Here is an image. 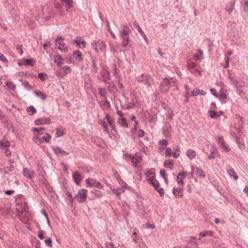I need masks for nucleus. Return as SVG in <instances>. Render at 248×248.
Returning a JSON list of instances; mask_svg holds the SVG:
<instances>
[{"instance_id": "49", "label": "nucleus", "mask_w": 248, "mask_h": 248, "mask_svg": "<svg viewBox=\"0 0 248 248\" xmlns=\"http://www.w3.org/2000/svg\"><path fill=\"white\" fill-rule=\"evenodd\" d=\"M172 155L171 149L169 147L166 148L165 155L166 156H170Z\"/></svg>"}, {"instance_id": "13", "label": "nucleus", "mask_w": 248, "mask_h": 248, "mask_svg": "<svg viewBox=\"0 0 248 248\" xmlns=\"http://www.w3.org/2000/svg\"><path fill=\"white\" fill-rule=\"evenodd\" d=\"M131 159L134 167H136L140 162L141 157L140 153H137L134 156H131Z\"/></svg>"}, {"instance_id": "61", "label": "nucleus", "mask_w": 248, "mask_h": 248, "mask_svg": "<svg viewBox=\"0 0 248 248\" xmlns=\"http://www.w3.org/2000/svg\"><path fill=\"white\" fill-rule=\"evenodd\" d=\"M170 81V83L172 84V86H175L176 84L177 83V80L175 78H171L170 79H169Z\"/></svg>"}, {"instance_id": "41", "label": "nucleus", "mask_w": 248, "mask_h": 248, "mask_svg": "<svg viewBox=\"0 0 248 248\" xmlns=\"http://www.w3.org/2000/svg\"><path fill=\"white\" fill-rule=\"evenodd\" d=\"M63 2H65V6L67 8H70L73 6V0H62Z\"/></svg>"}, {"instance_id": "21", "label": "nucleus", "mask_w": 248, "mask_h": 248, "mask_svg": "<svg viewBox=\"0 0 248 248\" xmlns=\"http://www.w3.org/2000/svg\"><path fill=\"white\" fill-rule=\"evenodd\" d=\"M204 95L206 94V93L203 90H201L198 89H195L191 92V96H195L198 95Z\"/></svg>"}, {"instance_id": "27", "label": "nucleus", "mask_w": 248, "mask_h": 248, "mask_svg": "<svg viewBox=\"0 0 248 248\" xmlns=\"http://www.w3.org/2000/svg\"><path fill=\"white\" fill-rule=\"evenodd\" d=\"M34 93L37 97L41 98L42 100H44L46 99V95L41 91H34Z\"/></svg>"}, {"instance_id": "26", "label": "nucleus", "mask_w": 248, "mask_h": 248, "mask_svg": "<svg viewBox=\"0 0 248 248\" xmlns=\"http://www.w3.org/2000/svg\"><path fill=\"white\" fill-rule=\"evenodd\" d=\"M186 155L190 159H192L196 156V152L192 149H188L186 152Z\"/></svg>"}, {"instance_id": "2", "label": "nucleus", "mask_w": 248, "mask_h": 248, "mask_svg": "<svg viewBox=\"0 0 248 248\" xmlns=\"http://www.w3.org/2000/svg\"><path fill=\"white\" fill-rule=\"evenodd\" d=\"M131 33V30L127 25L123 26L120 31V36L123 39L122 46L126 47L130 42L129 34Z\"/></svg>"}, {"instance_id": "56", "label": "nucleus", "mask_w": 248, "mask_h": 248, "mask_svg": "<svg viewBox=\"0 0 248 248\" xmlns=\"http://www.w3.org/2000/svg\"><path fill=\"white\" fill-rule=\"evenodd\" d=\"M154 169H152L151 170H149L145 172V176L147 178H149L150 175L152 174H155V173L154 171H152V170H154Z\"/></svg>"}, {"instance_id": "55", "label": "nucleus", "mask_w": 248, "mask_h": 248, "mask_svg": "<svg viewBox=\"0 0 248 248\" xmlns=\"http://www.w3.org/2000/svg\"><path fill=\"white\" fill-rule=\"evenodd\" d=\"M46 76V74L44 73H40L38 74V78L42 81H45L46 80L45 76Z\"/></svg>"}, {"instance_id": "19", "label": "nucleus", "mask_w": 248, "mask_h": 248, "mask_svg": "<svg viewBox=\"0 0 248 248\" xmlns=\"http://www.w3.org/2000/svg\"><path fill=\"white\" fill-rule=\"evenodd\" d=\"M20 81L22 83V85L28 90H33L34 87L33 86L29 84L28 81L26 80H23V79H20Z\"/></svg>"}, {"instance_id": "44", "label": "nucleus", "mask_w": 248, "mask_h": 248, "mask_svg": "<svg viewBox=\"0 0 248 248\" xmlns=\"http://www.w3.org/2000/svg\"><path fill=\"white\" fill-rule=\"evenodd\" d=\"M103 80L106 82L108 80L110 79V74L108 72H104L102 74Z\"/></svg>"}, {"instance_id": "58", "label": "nucleus", "mask_w": 248, "mask_h": 248, "mask_svg": "<svg viewBox=\"0 0 248 248\" xmlns=\"http://www.w3.org/2000/svg\"><path fill=\"white\" fill-rule=\"evenodd\" d=\"M217 141H218V144H219L220 145H221L222 144H224V143L225 142L224 139L221 136L218 137Z\"/></svg>"}, {"instance_id": "30", "label": "nucleus", "mask_w": 248, "mask_h": 248, "mask_svg": "<svg viewBox=\"0 0 248 248\" xmlns=\"http://www.w3.org/2000/svg\"><path fill=\"white\" fill-rule=\"evenodd\" d=\"M55 62L57 63L58 66H60L63 63L62 62H60V60H63V59L62 58V56L59 54L54 56Z\"/></svg>"}, {"instance_id": "24", "label": "nucleus", "mask_w": 248, "mask_h": 248, "mask_svg": "<svg viewBox=\"0 0 248 248\" xmlns=\"http://www.w3.org/2000/svg\"><path fill=\"white\" fill-rule=\"evenodd\" d=\"M180 155V151L179 147L176 146L173 148L172 155L174 158H177Z\"/></svg>"}, {"instance_id": "8", "label": "nucleus", "mask_w": 248, "mask_h": 248, "mask_svg": "<svg viewBox=\"0 0 248 248\" xmlns=\"http://www.w3.org/2000/svg\"><path fill=\"white\" fill-rule=\"evenodd\" d=\"M93 47L97 52L99 50L101 51H104L106 47V45L103 41H97L95 42Z\"/></svg>"}, {"instance_id": "15", "label": "nucleus", "mask_w": 248, "mask_h": 248, "mask_svg": "<svg viewBox=\"0 0 248 248\" xmlns=\"http://www.w3.org/2000/svg\"><path fill=\"white\" fill-rule=\"evenodd\" d=\"M188 245L194 248H200L198 246L197 239L196 237L191 236L188 240Z\"/></svg>"}, {"instance_id": "7", "label": "nucleus", "mask_w": 248, "mask_h": 248, "mask_svg": "<svg viewBox=\"0 0 248 248\" xmlns=\"http://www.w3.org/2000/svg\"><path fill=\"white\" fill-rule=\"evenodd\" d=\"M87 185L91 187H95L102 189L103 186L101 184L93 178H88L86 180Z\"/></svg>"}, {"instance_id": "42", "label": "nucleus", "mask_w": 248, "mask_h": 248, "mask_svg": "<svg viewBox=\"0 0 248 248\" xmlns=\"http://www.w3.org/2000/svg\"><path fill=\"white\" fill-rule=\"evenodd\" d=\"M113 193L118 196L122 193L124 192V188L123 187H119L118 188H114L112 189Z\"/></svg>"}, {"instance_id": "4", "label": "nucleus", "mask_w": 248, "mask_h": 248, "mask_svg": "<svg viewBox=\"0 0 248 248\" xmlns=\"http://www.w3.org/2000/svg\"><path fill=\"white\" fill-rule=\"evenodd\" d=\"M87 197V190L85 189H80L74 198L78 202L82 203L85 202Z\"/></svg>"}, {"instance_id": "20", "label": "nucleus", "mask_w": 248, "mask_h": 248, "mask_svg": "<svg viewBox=\"0 0 248 248\" xmlns=\"http://www.w3.org/2000/svg\"><path fill=\"white\" fill-rule=\"evenodd\" d=\"M51 136L48 133H46L45 135L42 137H38L37 139L39 140L40 142H42L43 141H45L46 143L49 142L51 139Z\"/></svg>"}, {"instance_id": "43", "label": "nucleus", "mask_w": 248, "mask_h": 248, "mask_svg": "<svg viewBox=\"0 0 248 248\" xmlns=\"http://www.w3.org/2000/svg\"><path fill=\"white\" fill-rule=\"evenodd\" d=\"M92 193L94 194V196L96 198H100L103 196V194L100 191H98L96 189H93L92 191Z\"/></svg>"}, {"instance_id": "25", "label": "nucleus", "mask_w": 248, "mask_h": 248, "mask_svg": "<svg viewBox=\"0 0 248 248\" xmlns=\"http://www.w3.org/2000/svg\"><path fill=\"white\" fill-rule=\"evenodd\" d=\"M73 56L77 61L80 62L83 60L82 55L79 50L74 51Z\"/></svg>"}, {"instance_id": "46", "label": "nucleus", "mask_w": 248, "mask_h": 248, "mask_svg": "<svg viewBox=\"0 0 248 248\" xmlns=\"http://www.w3.org/2000/svg\"><path fill=\"white\" fill-rule=\"evenodd\" d=\"M0 145L2 149H3L9 147L10 143L6 140H1L0 141Z\"/></svg>"}, {"instance_id": "51", "label": "nucleus", "mask_w": 248, "mask_h": 248, "mask_svg": "<svg viewBox=\"0 0 248 248\" xmlns=\"http://www.w3.org/2000/svg\"><path fill=\"white\" fill-rule=\"evenodd\" d=\"M222 147V148L226 152H229L230 149L229 147L228 146V145L226 144V143L225 142L224 144H222L220 145Z\"/></svg>"}, {"instance_id": "64", "label": "nucleus", "mask_w": 248, "mask_h": 248, "mask_svg": "<svg viewBox=\"0 0 248 248\" xmlns=\"http://www.w3.org/2000/svg\"><path fill=\"white\" fill-rule=\"evenodd\" d=\"M2 149L4 150V153L7 156H9L11 155L10 151L7 148Z\"/></svg>"}, {"instance_id": "50", "label": "nucleus", "mask_w": 248, "mask_h": 248, "mask_svg": "<svg viewBox=\"0 0 248 248\" xmlns=\"http://www.w3.org/2000/svg\"><path fill=\"white\" fill-rule=\"evenodd\" d=\"M99 93L100 95L102 96H103V97H105L107 93V91L105 89H103V88H100Z\"/></svg>"}, {"instance_id": "32", "label": "nucleus", "mask_w": 248, "mask_h": 248, "mask_svg": "<svg viewBox=\"0 0 248 248\" xmlns=\"http://www.w3.org/2000/svg\"><path fill=\"white\" fill-rule=\"evenodd\" d=\"M80 39L75 40L74 41V43L76 44L77 46H78L80 48H83L85 47V42L84 41H82L80 43Z\"/></svg>"}, {"instance_id": "10", "label": "nucleus", "mask_w": 248, "mask_h": 248, "mask_svg": "<svg viewBox=\"0 0 248 248\" xmlns=\"http://www.w3.org/2000/svg\"><path fill=\"white\" fill-rule=\"evenodd\" d=\"M53 150L54 153L56 155H67L69 154L66 152L65 151L62 150L61 147L59 146H53Z\"/></svg>"}, {"instance_id": "23", "label": "nucleus", "mask_w": 248, "mask_h": 248, "mask_svg": "<svg viewBox=\"0 0 248 248\" xmlns=\"http://www.w3.org/2000/svg\"><path fill=\"white\" fill-rule=\"evenodd\" d=\"M50 123V119H37L35 121L36 125L49 124Z\"/></svg>"}, {"instance_id": "12", "label": "nucleus", "mask_w": 248, "mask_h": 248, "mask_svg": "<svg viewBox=\"0 0 248 248\" xmlns=\"http://www.w3.org/2000/svg\"><path fill=\"white\" fill-rule=\"evenodd\" d=\"M219 156L218 152L217 149L214 146H213L210 149V154L208 155V158L209 159H213L216 156Z\"/></svg>"}, {"instance_id": "39", "label": "nucleus", "mask_w": 248, "mask_h": 248, "mask_svg": "<svg viewBox=\"0 0 248 248\" xmlns=\"http://www.w3.org/2000/svg\"><path fill=\"white\" fill-rule=\"evenodd\" d=\"M185 88L186 90V93H185V98L186 99L185 102H187L188 101V98L191 96V94L189 93V88L187 86V85L186 84L185 86Z\"/></svg>"}, {"instance_id": "16", "label": "nucleus", "mask_w": 248, "mask_h": 248, "mask_svg": "<svg viewBox=\"0 0 248 248\" xmlns=\"http://www.w3.org/2000/svg\"><path fill=\"white\" fill-rule=\"evenodd\" d=\"M73 178L75 183L78 185L79 184V183L80 182V181L82 179L81 174L78 171L75 172L73 174Z\"/></svg>"}, {"instance_id": "18", "label": "nucleus", "mask_w": 248, "mask_h": 248, "mask_svg": "<svg viewBox=\"0 0 248 248\" xmlns=\"http://www.w3.org/2000/svg\"><path fill=\"white\" fill-rule=\"evenodd\" d=\"M183 191V188L181 187H178L177 188H173V194L176 198H182L183 196L182 193Z\"/></svg>"}, {"instance_id": "37", "label": "nucleus", "mask_w": 248, "mask_h": 248, "mask_svg": "<svg viewBox=\"0 0 248 248\" xmlns=\"http://www.w3.org/2000/svg\"><path fill=\"white\" fill-rule=\"evenodd\" d=\"M23 61L24 62V64L26 66H33V63H32V62L34 61L32 59H23Z\"/></svg>"}, {"instance_id": "60", "label": "nucleus", "mask_w": 248, "mask_h": 248, "mask_svg": "<svg viewBox=\"0 0 248 248\" xmlns=\"http://www.w3.org/2000/svg\"><path fill=\"white\" fill-rule=\"evenodd\" d=\"M106 248H115L112 243H106L105 244Z\"/></svg>"}, {"instance_id": "1", "label": "nucleus", "mask_w": 248, "mask_h": 248, "mask_svg": "<svg viewBox=\"0 0 248 248\" xmlns=\"http://www.w3.org/2000/svg\"><path fill=\"white\" fill-rule=\"evenodd\" d=\"M16 211L17 216L21 220V216H27L28 213V206L26 199L22 195H18L16 197Z\"/></svg>"}, {"instance_id": "45", "label": "nucleus", "mask_w": 248, "mask_h": 248, "mask_svg": "<svg viewBox=\"0 0 248 248\" xmlns=\"http://www.w3.org/2000/svg\"><path fill=\"white\" fill-rule=\"evenodd\" d=\"M208 113H209V116L211 118L215 119V118H217L218 117L217 112H216L215 111L209 110L208 111Z\"/></svg>"}, {"instance_id": "63", "label": "nucleus", "mask_w": 248, "mask_h": 248, "mask_svg": "<svg viewBox=\"0 0 248 248\" xmlns=\"http://www.w3.org/2000/svg\"><path fill=\"white\" fill-rule=\"evenodd\" d=\"M229 61H230V59L228 57H227L226 59V61H225V65H224V68H227L229 67Z\"/></svg>"}, {"instance_id": "59", "label": "nucleus", "mask_w": 248, "mask_h": 248, "mask_svg": "<svg viewBox=\"0 0 248 248\" xmlns=\"http://www.w3.org/2000/svg\"><path fill=\"white\" fill-rule=\"evenodd\" d=\"M44 232L42 230L40 231L38 233V237L41 239L43 240L44 239Z\"/></svg>"}, {"instance_id": "57", "label": "nucleus", "mask_w": 248, "mask_h": 248, "mask_svg": "<svg viewBox=\"0 0 248 248\" xmlns=\"http://www.w3.org/2000/svg\"><path fill=\"white\" fill-rule=\"evenodd\" d=\"M16 49L17 50H18L19 53L20 54V55H22L23 54V49H22V45H17L16 46Z\"/></svg>"}, {"instance_id": "5", "label": "nucleus", "mask_w": 248, "mask_h": 248, "mask_svg": "<svg viewBox=\"0 0 248 248\" xmlns=\"http://www.w3.org/2000/svg\"><path fill=\"white\" fill-rule=\"evenodd\" d=\"M147 181L149 182L154 188L157 191L161 196H163L164 195V191L163 189L160 186V184L159 182L155 179H150L148 178Z\"/></svg>"}, {"instance_id": "28", "label": "nucleus", "mask_w": 248, "mask_h": 248, "mask_svg": "<svg viewBox=\"0 0 248 248\" xmlns=\"http://www.w3.org/2000/svg\"><path fill=\"white\" fill-rule=\"evenodd\" d=\"M14 165L13 164H10L2 169V171L4 173H9L10 171H12L14 169Z\"/></svg>"}, {"instance_id": "6", "label": "nucleus", "mask_w": 248, "mask_h": 248, "mask_svg": "<svg viewBox=\"0 0 248 248\" xmlns=\"http://www.w3.org/2000/svg\"><path fill=\"white\" fill-rule=\"evenodd\" d=\"M170 80L167 78H164L159 86L160 91L163 93H167L170 88Z\"/></svg>"}, {"instance_id": "53", "label": "nucleus", "mask_w": 248, "mask_h": 248, "mask_svg": "<svg viewBox=\"0 0 248 248\" xmlns=\"http://www.w3.org/2000/svg\"><path fill=\"white\" fill-rule=\"evenodd\" d=\"M46 130L45 128L40 127L38 128H34L33 129V132H38L39 134H41V131H45Z\"/></svg>"}, {"instance_id": "52", "label": "nucleus", "mask_w": 248, "mask_h": 248, "mask_svg": "<svg viewBox=\"0 0 248 248\" xmlns=\"http://www.w3.org/2000/svg\"><path fill=\"white\" fill-rule=\"evenodd\" d=\"M229 78L231 80V81L233 83V84L234 85H236L237 82L235 78L232 75L230 74L229 76Z\"/></svg>"}, {"instance_id": "29", "label": "nucleus", "mask_w": 248, "mask_h": 248, "mask_svg": "<svg viewBox=\"0 0 248 248\" xmlns=\"http://www.w3.org/2000/svg\"><path fill=\"white\" fill-rule=\"evenodd\" d=\"M64 134L63 132V129L61 126H58L56 128V137H60L63 136Z\"/></svg>"}, {"instance_id": "17", "label": "nucleus", "mask_w": 248, "mask_h": 248, "mask_svg": "<svg viewBox=\"0 0 248 248\" xmlns=\"http://www.w3.org/2000/svg\"><path fill=\"white\" fill-rule=\"evenodd\" d=\"M133 25L135 27L137 28V30L139 31V32L140 33V34L144 38L145 41H147V36L145 33L143 32V31L141 30V28L140 27L139 24L136 22L135 21L133 23Z\"/></svg>"}, {"instance_id": "3", "label": "nucleus", "mask_w": 248, "mask_h": 248, "mask_svg": "<svg viewBox=\"0 0 248 248\" xmlns=\"http://www.w3.org/2000/svg\"><path fill=\"white\" fill-rule=\"evenodd\" d=\"M137 80L144 85L147 88L151 86L153 81L152 78L150 75L147 74H141L136 78Z\"/></svg>"}, {"instance_id": "35", "label": "nucleus", "mask_w": 248, "mask_h": 248, "mask_svg": "<svg viewBox=\"0 0 248 248\" xmlns=\"http://www.w3.org/2000/svg\"><path fill=\"white\" fill-rule=\"evenodd\" d=\"M195 170H196V171H195L196 174L198 176H199L200 177H202V178H204L205 177V175L204 174L203 171L202 170L199 169L198 168H196L195 169Z\"/></svg>"}, {"instance_id": "47", "label": "nucleus", "mask_w": 248, "mask_h": 248, "mask_svg": "<svg viewBox=\"0 0 248 248\" xmlns=\"http://www.w3.org/2000/svg\"><path fill=\"white\" fill-rule=\"evenodd\" d=\"M106 22H107V28H108V31L110 33L112 38L113 39H115L116 38V35H115V34L112 32L111 28H110V25H109V22H108V21L106 19Z\"/></svg>"}, {"instance_id": "54", "label": "nucleus", "mask_w": 248, "mask_h": 248, "mask_svg": "<svg viewBox=\"0 0 248 248\" xmlns=\"http://www.w3.org/2000/svg\"><path fill=\"white\" fill-rule=\"evenodd\" d=\"M45 243L46 246L49 247H52V241L50 237L47 238L46 240L45 241Z\"/></svg>"}, {"instance_id": "33", "label": "nucleus", "mask_w": 248, "mask_h": 248, "mask_svg": "<svg viewBox=\"0 0 248 248\" xmlns=\"http://www.w3.org/2000/svg\"><path fill=\"white\" fill-rule=\"evenodd\" d=\"M106 118L107 119L108 123L109 124V125L112 128L113 130L115 129L114 127V122L113 119H111L110 117L108 114L106 115Z\"/></svg>"}, {"instance_id": "14", "label": "nucleus", "mask_w": 248, "mask_h": 248, "mask_svg": "<svg viewBox=\"0 0 248 248\" xmlns=\"http://www.w3.org/2000/svg\"><path fill=\"white\" fill-rule=\"evenodd\" d=\"M23 174L24 176L30 179L32 178L34 176L33 171L26 168L23 169Z\"/></svg>"}, {"instance_id": "11", "label": "nucleus", "mask_w": 248, "mask_h": 248, "mask_svg": "<svg viewBox=\"0 0 248 248\" xmlns=\"http://www.w3.org/2000/svg\"><path fill=\"white\" fill-rule=\"evenodd\" d=\"M117 123L118 124L124 127H128V123L126 119L124 116H119L117 118Z\"/></svg>"}, {"instance_id": "31", "label": "nucleus", "mask_w": 248, "mask_h": 248, "mask_svg": "<svg viewBox=\"0 0 248 248\" xmlns=\"http://www.w3.org/2000/svg\"><path fill=\"white\" fill-rule=\"evenodd\" d=\"M213 232L211 231H205L202 232H201L199 234V236L201 237H204L206 236H212L213 235Z\"/></svg>"}, {"instance_id": "9", "label": "nucleus", "mask_w": 248, "mask_h": 248, "mask_svg": "<svg viewBox=\"0 0 248 248\" xmlns=\"http://www.w3.org/2000/svg\"><path fill=\"white\" fill-rule=\"evenodd\" d=\"M63 38L61 37H59L56 39V45H59L58 46V48L60 50H62L64 52H67L68 51V48L65 44L63 43L62 42L60 41V40H62Z\"/></svg>"}, {"instance_id": "62", "label": "nucleus", "mask_w": 248, "mask_h": 248, "mask_svg": "<svg viewBox=\"0 0 248 248\" xmlns=\"http://www.w3.org/2000/svg\"><path fill=\"white\" fill-rule=\"evenodd\" d=\"M0 60L4 62H7V60L6 57L1 53H0Z\"/></svg>"}, {"instance_id": "40", "label": "nucleus", "mask_w": 248, "mask_h": 248, "mask_svg": "<svg viewBox=\"0 0 248 248\" xmlns=\"http://www.w3.org/2000/svg\"><path fill=\"white\" fill-rule=\"evenodd\" d=\"M99 123L102 125L104 128V131L108 134V124H107V123L104 121L102 120H100L99 121Z\"/></svg>"}, {"instance_id": "38", "label": "nucleus", "mask_w": 248, "mask_h": 248, "mask_svg": "<svg viewBox=\"0 0 248 248\" xmlns=\"http://www.w3.org/2000/svg\"><path fill=\"white\" fill-rule=\"evenodd\" d=\"M173 161L172 160L169 159L164 162V166L168 167L170 170H172V165Z\"/></svg>"}, {"instance_id": "34", "label": "nucleus", "mask_w": 248, "mask_h": 248, "mask_svg": "<svg viewBox=\"0 0 248 248\" xmlns=\"http://www.w3.org/2000/svg\"><path fill=\"white\" fill-rule=\"evenodd\" d=\"M228 173L230 175V176H233L235 180L238 179V176L236 174V173L233 168H230L228 170Z\"/></svg>"}, {"instance_id": "22", "label": "nucleus", "mask_w": 248, "mask_h": 248, "mask_svg": "<svg viewBox=\"0 0 248 248\" xmlns=\"http://www.w3.org/2000/svg\"><path fill=\"white\" fill-rule=\"evenodd\" d=\"M186 176V172H183L182 173H179L177 176V179H178V183L180 185L184 184L183 179Z\"/></svg>"}, {"instance_id": "36", "label": "nucleus", "mask_w": 248, "mask_h": 248, "mask_svg": "<svg viewBox=\"0 0 248 248\" xmlns=\"http://www.w3.org/2000/svg\"><path fill=\"white\" fill-rule=\"evenodd\" d=\"M6 86L7 87L11 89L12 91H15L16 88V86L12 81H7L6 83Z\"/></svg>"}, {"instance_id": "48", "label": "nucleus", "mask_w": 248, "mask_h": 248, "mask_svg": "<svg viewBox=\"0 0 248 248\" xmlns=\"http://www.w3.org/2000/svg\"><path fill=\"white\" fill-rule=\"evenodd\" d=\"M197 60H201L203 58V53L202 50H199L198 53L195 56Z\"/></svg>"}]
</instances>
